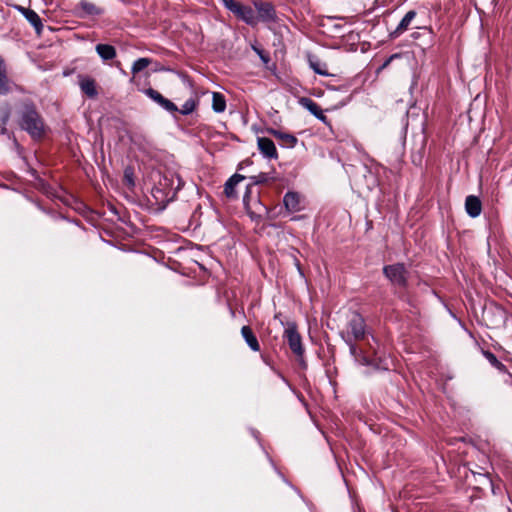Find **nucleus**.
Returning a JSON list of instances; mask_svg holds the SVG:
<instances>
[{
    "label": "nucleus",
    "instance_id": "obj_18",
    "mask_svg": "<svg viewBox=\"0 0 512 512\" xmlns=\"http://www.w3.org/2000/svg\"><path fill=\"white\" fill-rule=\"evenodd\" d=\"M283 203L288 211L295 212L300 209L299 195L295 192H287L283 198Z\"/></svg>",
    "mask_w": 512,
    "mask_h": 512
},
{
    "label": "nucleus",
    "instance_id": "obj_9",
    "mask_svg": "<svg viewBox=\"0 0 512 512\" xmlns=\"http://www.w3.org/2000/svg\"><path fill=\"white\" fill-rule=\"evenodd\" d=\"M299 104L307 109L313 116H315L318 120H320L322 123L327 124L328 118L323 113L320 106L313 101L311 98L308 97H302L299 99Z\"/></svg>",
    "mask_w": 512,
    "mask_h": 512
},
{
    "label": "nucleus",
    "instance_id": "obj_15",
    "mask_svg": "<svg viewBox=\"0 0 512 512\" xmlns=\"http://www.w3.org/2000/svg\"><path fill=\"white\" fill-rule=\"evenodd\" d=\"M245 179L241 174H234L231 176L224 185V193L228 198H236L237 193L235 187Z\"/></svg>",
    "mask_w": 512,
    "mask_h": 512
},
{
    "label": "nucleus",
    "instance_id": "obj_10",
    "mask_svg": "<svg viewBox=\"0 0 512 512\" xmlns=\"http://www.w3.org/2000/svg\"><path fill=\"white\" fill-rule=\"evenodd\" d=\"M257 145L260 153L268 159H277L278 154L274 142L267 137H259Z\"/></svg>",
    "mask_w": 512,
    "mask_h": 512
},
{
    "label": "nucleus",
    "instance_id": "obj_19",
    "mask_svg": "<svg viewBox=\"0 0 512 512\" xmlns=\"http://www.w3.org/2000/svg\"><path fill=\"white\" fill-rule=\"evenodd\" d=\"M96 52L103 61L112 60L116 57V49L109 44H97Z\"/></svg>",
    "mask_w": 512,
    "mask_h": 512
},
{
    "label": "nucleus",
    "instance_id": "obj_4",
    "mask_svg": "<svg viewBox=\"0 0 512 512\" xmlns=\"http://www.w3.org/2000/svg\"><path fill=\"white\" fill-rule=\"evenodd\" d=\"M283 338L287 341L289 348L297 357L303 356L304 348L302 345V338L297 331V325L294 322L287 323Z\"/></svg>",
    "mask_w": 512,
    "mask_h": 512
},
{
    "label": "nucleus",
    "instance_id": "obj_8",
    "mask_svg": "<svg viewBox=\"0 0 512 512\" xmlns=\"http://www.w3.org/2000/svg\"><path fill=\"white\" fill-rule=\"evenodd\" d=\"M75 13L80 18H86L101 15L103 13V9L99 8L94 3L82 0L75 8Z\"/></svg>",
    "mask_w": 512,
    "mask_h": 512
},
{
    "label": "nucleus",
    "instance_id": "obj_22",
    "mask_svg": "<svg viewBox=\"0 0 512 512\" xmlns=\"http://www.w3.org/2000/svg\"><path fill=\"white\" fill-rule=\"evenodd\" d=\"M81 90L89 97H94L97 95V90L95 87V82L91 79H86L80 84Z\"/></svg>",
    "mask_w": 512,
    "mask_h": 512
},
{
    "label": "nucleus",
    "instance_id": "obj_16",
    "mask_svg": "<svg viewBox=\"0 0 512 512\" xmlns=\"http://www.w3.org/2000/svg\"><path fill=\"white\" fill-rule=\"evenodd\" d=\"M241 335L252 351H254V352L260 351L259 342H258L256 336L254 335L252 329L249 326H243L241 328Z\"/></svg>",
    "mask_w": 512,
    "mask_h": 512
},
{
    "label": "nucleus",
    "instance_id": "obj_13",
    "mask_svg": "<svg viewBox=\"0 0 512 512\" xmlns=\"http://www.w3.org/2000/svg\"><path fill=\"white\" fill-rule=\"evenodd\" d=\"M465 209L470 217H478L482 211L480 199L477 196L469 195L465 200Z\"/></svg>",
    "mask_w": 512,
    "mask_h": 512
},
{
    "label": "nucleus",
    "instance_id": "obj_24",
    "mask_svg": "<svg viewBox=\"0 0 512 512\" xmlns=\"http://www.w3.org/2000/svg\"><path fill=\"white\" fill-rule=\"evenodd\" d=\"M196 105L197 102L193 98H189L182 105L181 109H178L177 112L181 113L182 115H189L195 110Z\"/></svg>",
    "mask_w": 512,
    "mask_h": 512
},
{
    "label": "nucleus",
    "instance_id": "obj_2",
    "mask_svg": "<svg viewBox=\"0 0 512 512\" xmlns=\"http://www.w3.org/2000/svg\"><path fill=\"white\" fill-rule=\"evenodd\" d=\"M18 123L22 130L34 140H40L46 133V125L40 113L32 103H24L18 112Z\"/></svg>",
    "mask_w": 512,
    "mask_h": 512
},
{
    "label": "nucleus",
    "instance_id": "obj_17",
    "mask_svg": "<svg viewBox=\"0 0 512 512\" xmlns=\"http://www.w3.org/2000/svg\"><path fill=\"white\" fill-rule=\"evenodd\" d=\"M270 133L281 141V145L287 148H293L297 143V138L288 133H284L278 130H271Z\"/></svg>",
    "mask_w": 512,
    "mask_h": 512
},
{
    "label": "nucleus",
    "instance_id": "obj_27",
    "mask_svg": "<svg viewBox=\"0 0 512 512\" xmlns=\"http://www.w3.org/2000/svg\"><path fill=\"white\" fill-rule=\"evenodd\" d=\"M310 66L314 70V72L319 75H323V76L329 75L325 64H320L319 62L310 61Z\"/></svg>",
    "mask_w": 512,
    "mask_h": 512
},
{
    "label": "nucleus",
    "instance_id": "obj_1",
    "mask_svg": "<svg viewBox=\"0 0 512 512\" xmlns=\"http://www.w3.org/2000/svg\"><path fill=\"white\" fill-rule=\"evenodd\" d=\"M366 334V325L364 318L359 313H353L347 325V331L342 332L341 336L345 343L349 346L351 355L361 365H373L376 370H388V364L383 361L375 363L368 357L361 354L355 345V341L361 340Z\"/></svg>",
    "mask_w": 512,
    "mask_h": 512
},
{
    "label": "nucleus",
    "instance_id": "obj_11",
    "mask_svg": "<svg viewBox=\"0 0 512 512\" xmlns=\"http://www.w3.org/2000/svg\"><path fill=\"white\" fill-rule=\"evenodd\" d=\"M417 13L415 10L408 11L402 20L399 22L398 26L394 31L391 32V37L397 38L401 34H403L406 30H408L409 26L411 25L412 21L415 19Z\"/></svg>",
    "mask_w": 512,
    "mask_h": 512
},
{
    "label": "nucleus",
    "instance_id": "obj_25",
    "mask_svg": "<svg viewBox=\"0 0 512 512\" xmlns=\"http://www.w3.org/2000/svg\"><path fill=\"white\" fill-rule=\"evenodd\" d=\"M484 356L485 358L489 361V363L494 366L495 368L499 369V370H503L505 368V366L503 365L502 362H500L497 357L490 351H485L484 352Z\"/></svg>",
    "mask_w": 512,
    "mask_h": 512
},
{
    "label": "nucleus",
    "instance_id": "obj_29",
    "mask_svg": "<svg viewBox=\"0 0 512 512\" xmlns=\"http://www.w3.org/2000/svg\"><path fill=\"white\" fill-rule=\"evenodd\" d=\"M125 178L127 179L129 184H131V185L133 184V180H132L131 175L128 172V170L125 171Z\"/></svg>",
    "mask_w": 512,
    "mask_h": 512
},
{
    "label": "nucleus",
    "instance_id": "obj_20",
    "mask_svg": "<svg viewBox=\"0 0 512 512\" xmlns=\"http://www.w3.org/2000/svg\"><path fill=\"white\" fill-rule=\"evenodd\" d=\"M212 109L216 113H222L226 109V100L223 94L213 92L212 94Z\"/></svg>",
    "mask_w": 512,
    "mask_h": 512
},
{
    "label": "nucleus",
    "instance_id": "obj_30",
    "mask_svg": "<svg viewBox=\"0 0 512 512\" xmlns=\"http://www.w3.org/2000/svg\"><path fill=\"white\" fill-rule=\"evenodd\" d=\"M255 50H256V52L259 54L260 58H261L265 63H267V62L269 61V58H268V57H265V56L261 53V51H259V50H257V49H255Z\"/></svg>",
    "mask_w": 512,
    "mask_h": 512
},
{
    "label": "nucleus",
    "instance_id": "obj_26",
    "mask_svg": "<svg viewBox=\"0 0 512 512\" xmlns=\"http://www.w3.org/2000/svg\"><path fill=\"white\" fill-rule=\"evenodd\" d=\"M271 179H272V177H270V175L267 173H260L258 175L250 177L251 185L264 184V183H267Z\"/></svg>",
    "mask_w": 512,
    "mask_h": 512
},
{
    "label": "nucleus",
    "instance_id": "obj_21",
    "mask_svg": "<svg viewBox=\"0 0 512 512\" xmlns=\"http://www.w3.org/2000/svg\"><path fill=\"white\" fill-rule=\"evenodd\" d=\"M132 141V144L144 153H149L150 149L152 148L151 143H148L146 139L141 135L133 136Z\"/></svg>",
    "mask_w": 512,
    "mask_h": 512
},
{
    "label": "nucleus",
    "instance_id": "obj_5",
    "mask_svg": "<svg viewBox=\"0 0 512 512\" xmlns=\"http://www.w3.org/2000/svg\"><path fill=\"white\" fill-rule=\"evenodd\" d=\"M253 5L257 11L258 23H275L277 21V13L271 2L254 0Z\"/></svg>",
    "mask_w": 512,
    "mask_h": 512
},
{
    "label": "nucleus",
    "instance_id": "obj_12",
    "mask_svg": "<svg viewBox=\"0 0 512 512\" xmlns=\"http://www.w3.org/2000/svg\"><path fill=\"white\" fill-rule=\"evenodd\" d=\"M18 10L23 14L26 20L35 28L37 34H40L43 29L42 21L39 15L29 8L18 7Z\"/></svg>",
    "mask_w": 512,
    "mask_h": 512
},
{
    "label": "nucleus",
    "instance_id": "obj_3",
    "mask_svg": "<svg viewBox=\"0 0 512 512\" xmlns=\"http://www.w3.org/2000/svg\"><path fill=\"white\" fill-rule=\"evenodd\" d=\"M224 7L233 13L238 19L243 21L249 26H256L258 18L252 7L244 5L236 0H221Z\"/></svg>",
    "mask_w": 512,
    "mask_h": 512
},
{
    "label": "nucleus",
    "instance_id": "obj_28",
    "mask_svg": "<svg viewBox=\"0 0 512 512\" xmlns=\"http://www.w3.org/2000/svg\"><path fill=\"white\" fill-rule=\"evenodd\" d=\"M253 185L249 184L246 188V191H245V194L243 196V203H244V206L247 210V212L251 213L250 212V203H249V199H250V193H251V188H252Z\"/></svg>",
    "mask_w": 512,
    "mask_h": 512
},
{
    "label": "nucleus",
    "instance_id": "obj_7",
    "mask_svg": "<svg viewBox=\"0 0 512 512\" xmlns=\"http://www.w3.org/2000/svg\"><path fill=\"white\" fill-rule=\"evenodd\" d=\"M146 95L156 102L159 106H161L164 110L175 113L178 111V107L169 99L165 98L161 93L153 88H149L146 90Z\"/></svg>",
    "mask_w": 512,
    "mask_h": 512
},
{
    "label": "nucleus",
    "instance_id": "obj_23",
    "mask_svg": "<svg viewBox=\"0 0 512 512\" xmlns=\"http://www.w3.org/2000/svg\"><path fill=\"white\" fill-rule=\"evenodd\" d=\"M151 63V59L149 58H139L136 61H134L131 72L132 74L136 75L139 72L143 71L145 68H147Z\"/></svg>",
    "mask_w": 512,
    "mask_h": 512
},
{
    "label": "nucleus",
    "instance_id": "obj_6",
    "mask_svg": "<svg viewBox=\"0 0 512 512\" xmlns=\"http://www.w3.org/2000/svg\"><path fill=\"white\" fill-rule=\"evenodd\" d=\"M385 276L394 284L405 287L407 284V271L403 264L387 265L383 268Z\"/></svg>",
    "mask_w": 512,
    "mask_h": 512
},
{
    "label": "nucleus",
    "instance_id": "obj_14",
    "mask_svg": "<svg viewBox=\"0 0 512 512\" xmlns=\"http://www.w3.org/2000/svg\"><path fill=\"white\" fill-rule=\"evenodd\" d=\"M12 81L7 76L6 66L0 56V96L7 95L12 90Z\"/></svg>",
    "mask_w": 512,
    "mask_h": 512
}]
</instances>
